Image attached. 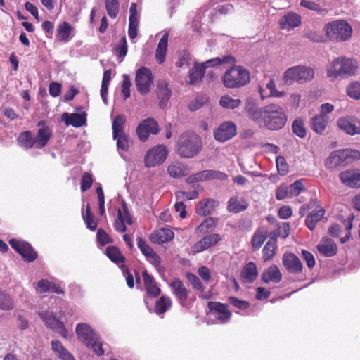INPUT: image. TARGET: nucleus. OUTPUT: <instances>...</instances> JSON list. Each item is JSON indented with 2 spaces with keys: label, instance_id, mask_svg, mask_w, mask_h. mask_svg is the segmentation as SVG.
Wrapping results in <instances>:
<instances>
[{
  "label": "nucleus",
  "instance_id": "1",
  "mask_svg": "<svg viewBox=\"0 0 360 360\" xmlns=\"http://www.w3.org/2000/svg\"><path fill=\"white\" fill-rule=\"evenodd\" d=\"M201 138L193 132H184L179 136L176 143L178 155L184 158H192L202 149Z\"/></svg>",
  "mask_w": 360,
  "mask_h": 360
},
{
  "label": "nucleus",
  "instance_id": "2",
  "mask_svg": "<svg viewBox=\"0 0 360 360\" xmlns=\"http://www.w3.org/2000/svg\"><path fill=\"white\" fill-rule=\"evenodd\" d=\"M287 115L279 105L271 103L264 106L262 124L269 130H278L286 124Z\"/></svg>",
  "mask_w": 360,
  "mask_h": 360
},
{
  "label": "nucleus",
  "instance_id": "3",
  "mask_svg": "<svg viewBox=\"0 0 360 360\" xmlns=\"http://www.w3.org/2000/svg\"><path fill=\"white\" fill-rule=\"evenodd\" d=\"M221 79L226 88H240L250 82V74L249 70L243 66L233 65L224 72Z\"/></svg>",
  "mask_w": 360,
  "mask_h": 360
},
{
  "label": "nucleus",
  "instance_id": "4",
  "mask_svg": "<svg viewBox=\"0 0 360 360\" xmlns=\"http://www.w3.org/2000/svg\"><path fill=\"white\" fill-rule=\"evenodd\" d=\"M326 35L331 40L345 41L352 34L351 25L344 20H338L328 23L325 27Z\"/></svg>",
  "mask_w": 360,
  "mask_h": 360
},
{
  "label": "nucleus",
  "instance_id": "5",
  "mask_svg": "<svg viewBox=\"0 0 360 360\" xmlns=\"http://www.w3.org/2000/svg\"><path fill=\"white\" fill-rule=\"evenodd\" d=\"M360 159V152L356 150L345 149L332 152L328 158L326 165L329 167L347 165Z\"/></svg>",
  "mask_w": 360,
  "mask_h": 360
},
{
  "label": "nucleus",
  "instance_id": "6",
  "mask_svg": "<svg viewBox=\"0 0 360 360\" xmlns=\"http://www.w3.org/2000/svg\"><path fill=\"white\" fill-rule=\"evenodd\" d=\"M356 65L352 59L345 58H335L328 67V77L332 79L345 75H352L354 72Z\"/></svg>",
  "mask_w": 360,
  "mask_h": 360
},
{
  "label": "nucleus",
  "instance_id": "7",
  "mask_svg": "<svg viewBox=\"0 0 360 360\" xmlns=\"http://www.w3.org/2000/svg\"><path fill=\"white\" fill-rule=\"evenodd\" d=\"M314 77V71L312 68L300 65L288 68L284 75L285 82L290 83L292 82L304 83L312 79Z\"/></svg>",
  "mask_w": 360,
  "mask_h": 360
},
{
  "label": "nucleus",
  "instance_id": "8",
  "mask_svg": "<svg viewBox=\"0 0 360 360\" xmlns=\"http://www.w3.org/2000/svg\"><path fill=\"white\" fill-rule=\"evenodd\" d=\"M153 82V76L150 69L141 67L136 70L135 84L141 94H146L150 91Z\"/></svg>",
  "mask_w": 360,
  "mask_h": 360
},
{
  "label": "nucleus",
  "instance_id": "9",
  "mask_svg": "<svg viewBox=\"0 0 360 360\" xmlns=\"http://www.w3.org/2000/svg\"><path fill=\"white\" fill-rule=\"evenodd\" d=\"M167 151L165 146L158 145L147 151L144 163L146 167H154L162 164L167 158Z\"/></svg>",
  "mask_w": 360,
  "mask_h": 360
},
{
  "label": "nucleus",
  "instance_id": "10",
  "mask_svg": "<svg viewBox=\"0 0 360 360\" xmlns=\"http://www.w3.org/2000/svg\"><path fill=\"white\" fill-rule=\"evenodd\" d=\"M308 209H317L311 211L305 219L307 228L313 231L317 222L320 221L325 214V210L321 206V202L316 198L311 199L307 205Z\"/></svg>",
  "mask_w": 360,
  "mask_h": 360
},
{
  "label": "nucleus",
  "instance_id": "11",
  "mask_svg": "<svg viewBox=\"0 0 360 360\" xmlns=\"http://www.w3.org/2000/svg\"><path fill=\"white\" fill-rule=\"evenodd\" d=\"M9 244L25 261L32 262L37 259V253L29 243L13 238L9 240Z\"/></svg>",
  "mask_w": 360,
  "mask_h": 360
},
{
  "label": "nucleus",
  "instance_id": "12",
  "mask_svg": "<svg viewBox=\"0 0 360 360\" xmlns=\"http://www.w3.org/2000/svg\"><path fill=\"white\" fill-rule=\"evenodd\" d=\"M237 134V127L231 121L224 122L214 130V137L216 141L224 143L231 139Z\"/></svg>",
  "mask_w": 360,
  "mask_h": 360
},
{
  "label": "nucleus",
  "instance_id": "13",
  "mask_svg": "<svg viewBox=\"0 0 360 360\" xmlns=\"http://www.w3.org/2000/svg\"><path fill=\"white\" fill-rule=\"evenodd\" d=\"M158 132V124L153 118L143 120L136 128L138 137L143 142L148 139L150 134H157Z\"/></svg>",
  "mask_w": 360,
  "mask_h": 360
},
{
  "label": "nucleus",
  "instance_id": "14",
  "mask_svg": "<svg viewBox=\"0 0 360 360\" xmlns=\"http://www.w3.org/2000/svg\"><path fill=\"white\" fill-rule=\"evenodd\" d=\"M337 125L340 129L347 134H360V121L355 117H340L337 121Z\"/></svg>",
  "mask_w": 360,
  "mask_h": 360
},
{
  "label": "nucleus",
  "instance_id": "15",
  "mask_svg": "<svg viewBox=\"0 0 360 360\" xmlns=\"http://www.w3.org/2000/svg\"><path fill=\"white\" fill-rule=\"evenodd\" d=\"M169 286L171 287L172 292L175 295L179 304L182 307L188 308L190 307V304L188 302V300L189 299L190 292L185 287L183 282L178 278H175L169 284Z\"/></svg>",
  "mask_w": 360,
  "mask_h": 360
},
{
  "label": "nucleus",
  "instance_id": "16",
  "mask_svg": "<svg viewBox=\"0 0 360 360\" xmlns=\"http://www.w3.org/2000/svg\"><path fill=\"white\" fill-rule=\"evenodd\" d=\"M245 111L248 117L258 124H262V120L264 114V107L260 108L252 98H248L245 102Z\"/></svg>",
  "mask_w": 360,
  "mask_h": 360
},
{
  "label": "nucleus",
  "instance_id": "17",
  "mask_svg": "<svg viewBox=\"0 0 360 360\" xmlns=\"http://www.w3.org/2000/svg\"><path fill=\"white\" fill-rule=\"evenodd\" d=\"M341 181L351 188L360 187V169H353L343 171L340 174Z\"/></svg>",
  "mask_w": 360,
  "mask_h": 360
},
{
  "label": "nucleus",
  "instance_id": "18",
  "mask_svg": "<svg viewBox=\"0 0 360 360\" xmlns=\"http://www.w3.org/2000/svg\"><path fill=\"white\" fill-rule=\"evenodd\" d=\"M283 264L288 272L291 274H299L302 271L303 266L300 259L293 253L284 254Z\"/></svg>",
  "mask_w": 360,
  "mask_h": 360
},
{
  "label": "nucleus",
  "instance_id": "19",
  "mask_svg": "<svg viewBox=\"0 0 360 360\" xmlns=\"http://www.w3.org/2000/svg\"><path fill=\"white\" fill-rule=\"evenodd\" d=\"M301 16L295 12H288L279 20L281 29L292 30L301 25Z\"/></svg>",
  "mask_w": 360,
  "mask_h": 360
},
{
  "label": "nucleus",
  "instance_id": "20",
  "mask_svg": "<svg viewBox=\"0 0 360 360\" xmlns=\"http://www.w3.org/2000/svg\"><path fill=\"white\" fill-rule=\"evenodd\" d=\"M219 202L212 198L202 200L198 202L196 205V213L202 216H207L211 214L219 205Z\"/></svg>",
  "mask_w": 360,
  "mask_h": 360
},
{
  "label": "nucleus",
  "instance_id": "21",
  "mask_svg": "<svg viewBox=\"0 0 360 360\" xmlns=\"http://www.w3.org/2000/svg\"><path fill=\"white\" fill-rule=\"evenodd\" d=\"M221 240V237L217 233H212L205 236L200 240L198 241L193 245V250L196 252H200L207 250L210 246L217 243Z\"/></svg>",
  "mask_w": 360,
  "mask_h": 360
},
{
  "label": "nucleus",
  "instance_id": "22",
  "mask_svg": "<svg viewBox=\"0 0 360 360\" xmlns=\"http://www.w3.org/2000/svg\"><path fill=\"white\" fill-rule=\"evenodd\" d=\"M169 83L166 80H162L158 84L157 96L159 99V106L165 108L171 97V90L168 88Z\"/></svg>",
  "mask_w": 360,
  "mask_h": 360
},
{
  "label": "nucleus",
  "instance_id": "23",
  "mask_svg": "<svg viewBox=\"0 0 360 360\" xmlns=\"http://www.w3.org/2000/svg\"><path fill=\"white\" fill-rule=\"evenodd\" d=\"M62 120L68 126L72 125L75 127H80L86 122V114L64 112L62 114Z\"/></svg>",
  "mask_w": 360,
  "mask_h": 360
},
{
  "label": "nucleus",
  "instance_id": "24",
  "mask_svg": "<svg viewBox=\"0 0 360 360\" xmlns=\"http://www.w3.org/2000/svg\"><path fill=\"white\" fill-rule=\"evenodd\" d=\"M42 318H44V321L48 327L60 334L63 338H68V333L64 323L58 320L56 316H42Z\"/></svg>",
  "mask_w": 360,
  "mask_h": 360
},
{
  "label": "nucleus",
  "instance_id": "25",
  "mask_svg": "<svg viewBox=\"0 0 360 360\" xmlns=\"http://www.w3.org/2000/svg\"><path fill=\"white\" fill-rule=\"evenodd\" d=\"M317 250L325 257H330L337 254L338 247L333 240L329 238H324L317 245Z\"/></svg>",
  "mask_w": 360,
  "mask_h": 360
},
{
  "label": "nucleus",
  "instance_id": "26",
  "mask_svg": "<svg viewBox=\"0 0 360 360\" xmlns=\"http://www.w3.org/2000/svg\"><path fill=\"white\" fill-rule=\"evenodd\" d=\"M174 236V232L171 229L161 228L151 234L150 240L153 243L162 244L172 240Z\"/></svg>",
  "mask_w": 360,
  "mask_h": 360
},
{
  "label": "nucleus",
  "instance_id": "27",
  "mask_svg": "<svg viewBox=\"0 0 360 360\" xmlns=\"http://www.w3.org/2000/svg\"><path fill=\"white\" fill-rule=\"evenodd\" d=\"M142 275L147 294L153 297H158L160 294L161 290L158 287L153 276H150L146 270L143 271Z\"/></svg>",
  "mask_w": 360,
  "mask_h": 360
},
{
  "label": "nucleus",
  "instance_id": "28",
  "mask_svg": "<svg viewBox=\"0 0 360 360\" xmlns=\"http://www.w3.org/2000/svg\"><path fill=\"white\" fill-rule=\"evenodd\" d=\"M52 136V131L49 127L40 128L34 139L35 147L42 148L45 147Z\"/></svg>",
  "mask_w": 360,
  "mask_h": 360
},
{
  "label": "nucleus",
  "instance_id": "29",
  "mask_svg": "<svg viewBox=\"0 0 360 360\" xmlns=\"http://www.w3.org/2000/svg\"><path fill=\"white\" fill-rule=\"evenodd\" d=\"M51 345L55 355L60 360H75L73 355L63 345L60 341L52 340Z\"/></svg>",
  "mask_w": 360,
  "mask_h": 360
},
{
  "label": "nucleus",
  "instance_id": "30",
  "mask_svg": "<svg viewBox=\"0 0 360 360\" xmlns=\"http://www.w3.org/2000/svg\"><path fill=\"white\" fill-rule=\"evenodd\" d=\"M281 278L282 274L276 265L271 266L264 271L261 275V279L265 283H268L270 281L278 283L281 281Z\"/></svg>",
  "mask_w": 360,
  "mask_h": 360
},
{
  "label": "nucleus",
  "instance_id": "31",
  "mask_svg": "<svg viewBox=\"0 0 360 360\" xmlns=\"http://www.w3.org/2000/svg\"><path fill=\"white\" fill-rule=\"evenodd\" d=\"M169 32H165L162 36L158 47L155 50V58L159 64L162 63L165 60V56L168 46Z\"/></svg>",
  "mask_w": 360,
  "mask_h": 360
},
{
  "label": "nucleus",
  "instance_id": "32",
  "mask_svg": "<svg viewBox=\"0 0 360 360\" xmlns=\"http://www.w3.org/2000/svg\"><path fill=\"white\" fill-rule=\"evenodd\" d=\"M330 118H326L320 115L312 117L310 120L311 129L319 134H323L326 129Z\"/></svg>",
  "mask_w": 360,
  "mask_h": 360
},
{
  "label": "nucleus",
  "instance_id": "33",
  "mask_svg": "<svg viewBox=\"0 0 360 360\" xmlns=\"http://www.w3.org/2000/svg\"><path fill=\"white\" fill-rule=\"evenodd\" d=\"M248 207V204L244 198L238 200L236 196L231 197L227 203L228 211L233 213L244 211Z\"/></svg>",
  "mask_w": 360,
  "mask_h": 360
},
{
  "label": "nucleus",
  "instance_id": "34",
  "mask_svg": "<svg viewBox=\"0 0 360 360\" xmlns=\"http://www.w3.org/2000/svg\"><path fill=\"white\" fill-rule=\"evenodd\" d=\"M167 171L169 175L173 178H181L188 174V170L186 166L179 162L169 165Z\"/></svg>",
  "mask_w": 360,
  "mask_h": 360
},
{
  "label": "nucleus",
  "instance_id": "35",
  "mask_svg": "<svg viewBox=\"0 0 360 360\" xmlns=\"http://www.w3.org/2000/svg\"><path fill=\"white\" fill-rule=\"evenodd\" d=\"M79 340L86 347L90 346V327L86 323H79L76 327Z\"/></svg>",
  "mask_w": 360,
  "mask_h": 360
},
{
  "label": "nucleus",
  "instance_id": "36",
  "mask_svg": "<svg viewBox=\"0 0 360 360\" xmlns=\"http://www.w3.org/2000/svg\"><path fill=\"white\" fill-rule=\"evenodd\" d=\"M236 63V58L231 55H225L222 57H216L210 60H207L204 64L205 68L207 67H214L221 64H229V65H235Z\"/></svg>",
  "mask_w": 360,
  "mask_h": 360
},
{
  "label": "nucleus",
  "instance_id": "37",
  "mask_svg": "<svg viewBox=\"0 0 360 360\" xmlns=\"http://www.w3.org/2000/svg\"><path fill=\"white\" fill-rule=\"evenodd\" d=\"M205 72V67L204 64L195 63V65L190 70L188 73L190 84H194L199 82L204 76Z\"/></svg>",
  "mask_w": 360,
  "mask_h": 360
},
{
  "label": "nucleus",
  "instance_id": "38",
  "mask_svg": "<svg viewBox=\"0 0 360 360\" xmlns=\"http://www.w3.org/2000/svg\"><path fill=\"white\" fill-rule=\"evenodd\" d=\"M126 124V117L124 115H117L112 120V138L116 139L118 135L125 134L124 127Z\"/></svg>",
  "mask_w": 360,
  "mask_h": 360
},
{
  "label": "nucleus",
  "instance_id": "39",
  "mask_svg": "<svg viewBox=\"0 0 360 360\" xmlns=\"http://www.w3.org/2000/svg\"><path fill=\"white\" fill-rule=\"evenodd\" d=\"M200 174V180L201 181H205L207 180L212 179H219V180H226L228 176L220 171L217 170H212V169H206L199 172Z\"/></svg>",
  "mask_w": 360,
  "mask_h": 360
},
{
  "label": "nucleus",
  "instance_id": "40",
  "mask_svg": "<svg viewBox=\"0 0 360 360\" xmlns=\"http://www.w3.org/2000/svg\"><path fill=\"white\" fill-rule=\"evenodd\" d=\"M268 231L264 228L258 229L252 238L251 243L254 250L259 249L266 240Z\"/></svg>",
  "mask_w": 360,
  "mask_h": 360
},
{
  "label": "nucleus",
  "instance_id": "41",
  "mask_svg": "<svg viewBox=\"0 0 360 360\" xmlns=\"http://www.w3.org/2000/svg\"><path fill=\"white\" fill-rule=\"evenodd\" d=\"M257 266L252 262L246 264L241 272L243 278L249 283L253 282L257 278Z\"/></svg>",
  "mask_w": 360,
  "mask_h": 360
},
{
  "label": "nucleus",
  "instance_id": "42",
  "mask_svg": "<svg viewBox=\"0 0 360 360\" xmlns=\"http://www.w3.org/2000/svg\"><path fill=\"white\" fill-rule=\"evenodd\" d=\"M107 257L114 263H123L125 260L124 256L122 255L120 249L116 246H108L105 252Z\"/></svg>",
  "mask_w": 360,
  "mask_h": 360
},
{
  "label": "nucleus",
  "instance_id": "43",
  "mask_svg": "<svg viewBox=\"0 0 360 360\" xmlns=\"http://www.w3.org/2000/svg\"><path fill=\"white\" fill-rule=\"evenodd\" d=\"M207 307L211 313L219 314V315H231V312L228 310V305L226 304L219 302H209Z\"/></svg>",
  "mask_w": 360,
  "mask_h": 360
},
{
  "label": "nucleus",
  "instance_id": "44",
  "mask_svg": "<svg viewBox=\"0 0 360 360\" xmlns=\"http://www.w3.org/2000/svg\"><path fill=\"white\" fill-rule=\"evenodd\" d=\"M72 27L68 22L60 23L58 27L56 38L59 41H66L68 40Z\"/></svg>",
  "mask_w": 360,
  "mask_h": 360
},
{
  "label": "nucleus",
  "instance_id": "45",
  "mask_svg": "<svg viewBox=\"0 0 360 360\" xmlns=\"http://www.w3.org/2000/svg\"><path fill=\"white\" fill-rule=\"evenodd\" d=\"M172 300L167 296H162L156 302L155 311L158 314L165 313L172 307Z\"/></svg>",
  "mask_w": 360,
  "mask_h": 360
},
{
  "label": "nucleus",
  "instance_id": "46",
  "mask_svg": "<svg viewBox=\"0 0 360 360\" xmlns=\"http://www.w3.org/2000/svg\"><path fill=\"white\" fill-rule=\"evenodd\" d=\"M14 307V302L12 297L3 290L0 289V309L11 310Z\"/></svg>",
  "mask_w": 360,
  "mask_h": 360
},
{
  "label": "nucleus",
  "instance_id": "47",
  "mask_svg": "<svg viewBox=\"0 0 360 360\" xmlns=\"http://www.w3.org/2000/svg\"><path fill=\"white\" fill-rule=\"evenodd\" d=\"M111 72L110 70H106L104 72L102 84L101 88V96L103 103L106 105L108 103L107 95H108V89L110 81L111 79Z\"/></svg>",
  "mask_w": 360,
  "mask_h": 360
},
{
  "label": "nucleus",
  "instance_id": "48",
  "mask_svg": "<svg viewBox=\"0 0 360 360\" xmlns=\"http://www.w3.org/2000/svg\"><path fill=\"white\" fill-rule=\"evenodd\" d=\"M219 104L226 109L233 110L237 108L241 104V100L233 99L230 96L226 95L221 98Z\"/></svg>",
  "mask_w": 360,
  "mask_h": 360
},
{
  "label": "nucleus",
  "instance_id": "49",
  "mask_svg": "<svg viewBox=\"0 0 360 360\" xmlns=\"http://www.w3.org/2000/svg\"><path fill=\"white\" fill-rule=\"evenodd\" d=\"M292 132L300 138H304L307 135V129L302 119L296 118L292 124Z\"/></svg>",
  "mask_w": 360,
  "mask_h": 360
},
{
  "label": "nucleus",
  "instance_id": "50",
  "mask_svg": "<svg viewBox=\"0 0 360 360\" xmlns=\"http://www.w3.org/2000/svg\"><path fill=\"white\" fill-rule=\"evenodd\" d=\"M91 349L98 356H102L105 350L103 348V343L97 335L91 330Z\"/></svg>",
  "mask_w": 360,
  "mask_h": 360
},
{
  "label": "nucleus",
  "instance_id": "51",
  "mask_svg": "<svg viewBox=\"0 0 360 360\" xmlns=\"http://www.w3.org/2000/svg\"><path fill=\"white\" fill-rule=\"evenodd\" d=\"M114 50L116 56L120 59V61H122L128 51L127 39L124 36L122 37L119 44L114 48Z\"/></svg>",
  "mask_w": 360,
  "mask_h": 360
},
{
  "label": "nucleus",
  "instance_id": "52",
  "mask_svg": "<svg viewBox=\"0 0 360 360\" xmlns=\"http://www.w3.org/2000/svg\"><path fill=\"white\" fill-rule=\"evenodd\" d=\"M18 141L21 145L25 148H32L35 143L32 138V134L30 131H26L21 133L18 137Z\"/></svg>",
  "mask_w": 360,
  "mask_h": 360
},
{
  "label": "nucleus",
  "instance_id": "53",
  "mask_svg": "<svg viewBox=\"0 0 360 360\" xmlns=\"http://www.w3.org/2000/svg\"><path fill=\"white\" fill-rule=\"evenodd\" d=\"M105 8L109 16L115 18L119 13L118 0H105Z\"/></svg>",
  "mask_w": 360,
  "mask_h": 360
},
{
  "label": "nucleus",
  "instance_id": "54",
  "mask_svg": "<svg viewBox=\"0 0 360 360\" xmlns=\"http://www.w3.org/2000/svg\"><path fill=\"white\" fill-rule=\"evenodd\" d=\"M96 241L98 245L104 246L112 243V238L102 229H98L96 233Z\"/></svg>",
  "mask_w": 360,
  "mask_h": 360
},
{
  "label": "nucleus",
  "instance_id": "55",
  "mask_svg": "<svg viewBox=\"0 0 360 360\" xmlns=\"http://www.w3.org/2000/svg\"><path fill=\"white\" fill-rule=\"evenodd\" d=\"M98 186L96 189V193L98 201V209L101 215H103L105 213V195L101 184L97 183Z\"/></svg>",
  "mask_w": 360,
  "mask_h": 360
},
{
  "label": "nucleus",
  "instance_id": "56",
  "mask_svg": "<svg viewBox=\"0 0 360 360\" xmlns=\"http://www.w3.org/2000/svg\"><path fill=\"white\" fill-rule=\"evenodd\" d=\"M176 198L177 200H194L198 198L199 195L198 191L196 189H194L192 191L186 192V191H177L175 193Z\"/></svg>",
  "mask_w": 360,
  "mask_h": 360
},
{
  "label": "nucleus",
  "instance_id": "57",
  "mask_svg": "<svg viewBox=\"0 0 360 360\" xmlns=\"http://www.w3.org/2000/svg\"><path fill=\"white\" fill-rule=\"evenodd\" d=\"M300 4L302 7H304L311 11H316L319 13H323V12H326V9L322 8L321 6L315 1L310 0H301Z\"/></svg>",
  "mask_w": 360,
  "mask_h": 360
},
{
  "label": "nucleus",
  "instance_id": "58",
  "mask_svg": "<svg viewBox=\"0 0 360 360\" xmlns=\"http://www.w3.org/2000/svg\"><path fill=\"white\" fill-rule=\"evenodd\" d=\"M186 277L193 288L200 290V292L204 291L205 288L197 276L192 273H187Z\"/></svg>",
  "mask_w": 360,
  "mask_h": 360
},
{
  "label": "nucleus",
  "instance_id": "59",
  "mask_svg": "<svg viewBox=\"0 0 360 360\" xmlns=\"http://www.w3.org/2000/svg\"><path fill=\"white\" fill-rule=\"evenodd\" d=\"M278 173L281 176H285L288 172V165L283 156H278L276 160Z\"/></svg>",
  "mask_w": 360,
  "mask_h": 360
},
{
  "label": "nucleus",
  "instance_id": "60",
  "mask_svg": "<svg viewBox=\"0 0 360 360\" xmlns=\"http://www.w3.org/2000/svg\"><path fill=\"white\" fill-rule=\"evenodd\" d=\"M347 94L354 99L360 98V83L354 82L350 84L347 89Z\"/></svg>",
  "mask_w": 360,
  "mask_h": 360
},
{
  "label": "nucleus",
  "instance_id": "61",
  "mask_svg": "<svg viewBox=\"0 0 360 360\" xmlns=\"http://www.w3.org/2000/svg\"><path fill=\"white\" fill-rule=\"evenodd\" d=\"M275 244L271 241H268L263 248V258L264 261L271 259L275 254Z\"/></svg>",
  "mask_w": 360,
  "mask_h": 360
},
{
  "label": "nucleus",
  "instance_id": "62",
  "mask_svg": "<svg viewBox=\"0 0 360 360\" xmlns=\"http://www.w3.org/2000/svg\"><path fill=\"white\" fill-rule=\"evenodd\" d=\"M137 246L146 258L149 257L154 252L153 250L147 245L145 240L141 237H138L137 238Z\"/></svg>",
  "mask_w": 360,
  "mask_h": 360
},
{
  "label": "nucleus",
  "instance_id": "63",
  "mask_svg": "<svg viewBox=\"0 0 360 360\" xmlns=\"http://www.w3.org/2000/svg\"><path fill=\"white\" fill-rule=\"evenodd\" d=\"M229 301L234 307L241 310L248 309L250 307V304L248 301L242 300L235 297H229Z\"/></svg>",
  "mask_w": 360,
  "mask_h": 360
},
{
  "label": "nucleus",
  "instance_id": "64",
  "mask_svg": "<svg viewBox=\"0 0 360 360\" xmlns=\"http://www.w3.org/2000/svg\"><path fill=\"white\" fill-rule=\"evenodd\" d=\"M116 140V145L118 150L127 151L129 149V141L126 134L118 135V137L113 139Z\"/></svg>",
  "mask_w": 360,
  "mask_h": 360
}]
</instances>
